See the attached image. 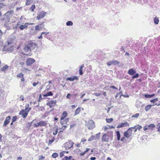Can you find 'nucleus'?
<instances>
[{
	"instance_id": "obj_1",
	"label": "nucleus",
	"mask_w": 160,
	"mask_h": 160,
	"mask_svg": "<svg viewBox=\"0 0 160 160\" xmlns=\"http://www.w3.org/2000/svg\"><path fill=\"white\" fill-rule=\"evenodd\" d=\"M37 47V44L36 43L28 42L25 43L23 50L25 52H27L34 49Z\"/></svg>"
},
{
	"instance_id": "obj_2",
	"label": "nucleus",
	"mask_w": 160,
	"mask_h": 160,
	"mask_svg": "<svg viewBox=\"0 0 160 160\" xmlns=\"http://www.w3.org/2000/svg\"><path fill=\"white\" fill-rule=\"evenodd\" d=\"M112 135H109L108 133H104L101 139V141L102 142H108L110 137L112 138Z\"/></svg>"
},
{
	"instance_id": "obj_3",
	"label": "nucleus",
	"mask_w": 160,
	"mask_h": 160,
	"mask_svg": "<svg viewBox=\"0 0 160 160\" xmlns=\"http://www.w3.org/2000/svg\"><path fill=\"white\" fill-rule=\"evenodd\" d=\"M100 134V132H98V133L95 134L94 135H91V136L88 138V141L90 142L93 140H98L99 138Z\"/></svg>"
},
{
	"instance_id": "obj_4",
	"label": "nucleus",
	"mask_w": 160,
	"mask_h": 160,
	"mask_svg": "<svg viewBox=\"0 0 160 160\" xmlns=\"http://www.w3.org/2000/svg\"><path fill=\"white\" fill-rule=\"evenodd\" d=\"M86 125L88 129L90 130L92 129L95 127L94 122L92 120L88 121Z\"/></svg>"
},
{
	"instance_id": "obj_5",
	"label": "nucleus",
	"mask_w": 160,
	"mask_h": 160,
	"mask_svg": "<svg viewBox=\"0 0 160 160\" xmlns=\"http://www.w3.org/2000/svg\"><path fill=\"white\" fill-rule=\"evenodd\" d=\"M47 125L46 122L43 121H41L37 122V123L33 124V126L35 127L38 128L39 127L44 126L45 127Z\"/></svg>"
},
{
	"instance_id": "obj_6",
	"label": "nucleus",
	"mask_w": 160,
	"mask_h": 160,
	"mask_svg": "<svg viewBox=\"0 0 160 160\" xmlns=\"http://www.w3.org/2000/svg\"><path fill=\"white\" fill-rule=\"evenodd\" d=\"M74 144V143L72 140H69L65 145L66 149H69L72 148Z\"/></svg>"
},
{
	"instance_id": "obj_7",
	"label": "nucleus",
	"mask_w": 160,
	"mask_h": 160,
	"mask_svg": "<svg viewBox=\"0 0 160 160\" xmlns=\"http://www.w3.org/2000/svg\"><path fill=\"white\" fill-rule=\"evenodd\" d=\"M33 23H29L28 22H26L24 23V25H21L19 27H18V28L21 30H22L25 29H27L28 28V26L29 25H33Z\"/></svg>"
},
{
	"instance_id": "obj_8",
	"label": "nucleus",
	"mask_w": 160,
	"mask_h": 160,
	"mask_svg": "<svg viewBox=\"0 0 160 160\" xmlns=\"http://www.w3.org/2000/svg\"><path fill=\"white\" fill-rule=\"evenodd\" d=\"M47 12L42 11L40 12L38 14L37 17V18L38 20H40L41 18H43L46 15Z\"/></svg>"
},
{
	"instance_id": "obj_9",
	"label": "nucleus",
	"mask_w": 160,
	"mask_h": 160,
	"mask_svg": "<svg viewBox=\"0 0 160 160\" xmlns=\"http://www.w3.org/2000/svg\"><path fill=\"white\" fill-rule=\"evenodd\" d=\"M35 61V60L32 58H29L26 61V65L28 66H30Z\"/></svg>"
},
{
	"instance_id": "obj_10",
	"label": "nucleus",
	"mask_w": 160,
	"mask_h": 160,
	"mask_svg": "<svg viewBox=\"0 0 160 160\" xmlns=\"http://www.w3.org/2000/svg\"><path fill=\"white\" fill-rule=\"evenodd\" d=\"M19 114L22 115L23 118H25L28 114V112L26 111L24 109H22L19 112Z\"/></svg>"
},
{
	"instance_id": "obj_11",
	"label": "nucleus",
	"mask_w": 160,
	"mask_h": 160,
	"mask_svg": "<svg viewBox=\"0 0 160 160\" xmlns=\"http://www.w3.org/2000/svg\"><path fill=\"white\" fill-rule=\"evenodd\" d=\"M43 22H42L41 24L35 26V30L40 31L42 29L44 28Z\"/></svg>"
},
{
	"instance_id": "obj_12",
	"label": "nucleus",
	"mask_w": 160,
	"mask_h": 160,
	"mask_svg": "<svg viewBox=\"0 0 160 160\" xmlns=\"http://www.w3.org/2000/svg\"><path fill=\"white\" fill-rule=\"evenodd\" d=\"M129 123H128L127 122H126L124 123H122L121 124L118 125L117 128H119L129 126Z\"/></svg>"
},
{
	"instance_id": "obj_13",
	"label": "nucleus",
	"mask_w": 160,
	"mask_h": 160,
	"mask_svg": "<svg viewBox=\"0 0 160 160\" xmlns=\"http://www.w3.org/2000/svg\"><path fill=\"white\" fill-rule=\"evenodd\" d=\"M11 117L10 116H8L6 118L5 121L4 122L3 124V126L5 127L6 126L9 122V120L10 119Z\"/></svg>"
},
{
	"instance_id": "obj_14",
	"label": "nucleus",
	"mask_w": 160,
	"mask_h": 160,
	"mask_svg": "<svg viewBox=\"0 0 160 160\" xmlns=\"http://www.w3.org/2000/svg\"><path fill=\"white\" fill-rule=\"evenodd\" d=\"M78 78L76 76H73L72 77L67 78L66 79V81H73L75 80H78Z\"/></svg>"
},
{
	"instance_id": "obj_15",
	"label": "nucleus",
	"mask_w": 160,
	"mask_h": 160,
	"mask_svg": "<svg viewBox=\"0 0 160 160\" xmlns=\"http://www.w3.org/2000/svg\"><path fill=\"white\" fill-rule=\"evenodd\" d=\"M128 73L131 76H132L136 73V71H135L132 68L129 69Z\"/></svg>"
},
{
	"instance_id": "obj_16",
	"label": "nucleus",
	"mask_w": 160,
	"mask_h": 160,
	"mask_svg": "<svg viewBox=\"0 0 160 160\" xmlns=\"http://www.w3.org/2000/svg\"><path fill=\"white\" fill-rule=\"evenodd\" d=\"M67 115L68 113L67 112H63L62 115L60 118V120L62 121V120H64L65 119V118L67 116Z\"/></svg>"
},
{
	"instance_id": "obj_17",
	"label": "nucleus",
	"mask_w": 160,
	"mask_h": 160,
	"mask_svg": "<svg viewBox=\"0 0 160 160\" xmlns=\"http://www.w3.org/2000/svg\"><path fill=\"white\" fill-rule=\"evenodd\" d=\"M72 156H70L69 157L66 156L62 159V160H75L73 158L72 159Z\"/></svg>"
},
{
	"instance_id": "obj_18",
	"label": "nucleus",
	"mask_w": 160,
	"mask_h": 160,
	"mask_svg": "<svg viewBox=\"0 0 160 160\" xmlns=\"http://www.w3.org/2000/svg\"><path fill=\"white\" fill-rule=\"evenodd\" d=\"M29 104H26L25 107V109H24V110H25L26 111L29 112V111H30L31 109V108H29Z\"/></svg>"
},
{
	"instance_id": "obj_19",
	"label": "nucleus",
	"mask_w": 160,
	"mask_h": 160,
	"mask_svg": "<svg viewBox=\"0 0 160 160\" xmlns=\"http://www.w3.org/2000/svg\"><path fill=\"white\" fill-rule=\"evenodd\" d=\"M56 102H57V100H51V101H49L48 103V104H49L54 105V106H55L56 105Z\"/></svg>"
},
{
	"instance_id": "obj_20",
	"label": "nucleus",
	"mask_w": 160,
	"mask_h": 160,
	"mask_svg": "<svg viewBox=\"0 0 160 160\" xmlns=\"http://www.w3.org/2000/svg\"><path fill=\"white\" fill-rule=\"evenodd\" d=\"M53 93L51 91H49L45 94L43 95V96L44 97H46L49 96H52L53 95Z\"/></svg>"
},
{
	"instance_id": "obj_21",
	"label": "nucleus",
	"mask_w": 160,
	"mask_h": 160,
	"mask_svg": "<svg viewBox=\"0 0 160 160\" xmlns=\"http://www.w3.org/2000/svg\"><path fill=\"white\" fill-rule=\"evenodd\" d=\"M116 136L117 137V139L118 141H119L120 140L121 134L120 132L118 131L116 132Z\"/></svg>"
},
{
	"instance_id": "obj_22",
	"label": "nucleus",
	"mask_w": 160,
	"mask_h": 160,
	"mask_svg": "<svg viewBox=\"0 0 160 160\" xmlns=\"http://www.w3.org/2000/svg\"><path fill=\"white\" fill-rule=\"evenodd\" d=\"M112 61V65H116L120 63V62L115 59H113Z\"/></svg>"
},
{
	"instance_id": "obj_23",
	"label": "nucleus",
	"mask_w": 160,
	"mask_h": 160,
	"mask_svg": "<svg viewBox=\"0 0 160 160\" xmlns=\"http://www.w3.org/2000/svg\"><path fill=\"white\" fill-rule=\"evenodd\" d=\"M81 111V108L80 107L78 108L75 111L74 116L78 114Z\"/></svg>"
},
{
	"instance_id": "obj_24",
	"label": "nucleus",
	"mask_w": 160,
	"mask_h": 160,
	"mask_svg": "<svg viewBox=\"0 0 160 160\" xmlns=\"http://www.w3.org/2000/svg\"><path fill=\"white\" fill-rule=\"evenodd\" d=\"M153 105H148L145 106V110L146 112L149 111Z\"/></svg>"
},
{
	"instance_id": "obj_25",
	"label": "nucleus",
	"mask_w": 160,
	"mask_h": 160,
	"mask_svg": "<svg viewBox=\"0 0 160 160\" xmlns=\"http://www.w3.org/2000/svg\"><path fill=\"white\" fill-rule=\"evenodd\" d=\"M69 119V118H68L65 119L63 121H61L60 122L61 124L62 125H63V124H66L67 122L68 121Z\"/></svg>"
},
{
	"instance_id": "obj_26",
	"label": "nucleus",
	"mask_w": 160,
	"mask_h": 160,
	"mask_svg": "<svg viewBox=\"0 0 160 160\" xmlns=\"http://www.w3.org/2000/svg\"><path fill=\"white\" fill-rule=\"evenodd\" d=\"M144 97L146 98H151L155 96V94H145L144 95Z\"/></svg>"
},
{
	"instance_id": "obj_27",
	"label": "nucleus",
	"mask_w": 160,
	"mask_h": 160,
	"mask_svg": "<svg viewBox=\"0 0 160 160\" xmlns=\"http://www.w3.org/2000/svg\"><path fill=\"white\" fill-rule=\"evenodd\" d=\"M128 131H127L125 132L124 133V137H126L127 138H129L130 136H131L130 134L128 133Z\"/></svg>"
},
{
	"instance_id": "obj_28",
	"label": "nucleus",
	"mask_w": 160,
	"mask_h": 160,
	"mask_svg": "<svg viewBox=\"0 0 160 160\" xmlns=\"http://www.w3.org/2000/svg\"><path fill=\"white\" fill-rule=\"evenodd\" d=\"M8 68V66L7 65H6L2 67L1 69L2 71L5 72Z\"/></svg>"
},
{
	"instance_id": "obj_29",
	"label": "nucleus",
	"mask_w": 160,
	"mask_h": 160,
	"mask_svg": "<svg viewBox=\"0 0 160 160\" xmlns=\"http://www.w3.org/2000/svg\"><path fill=\"white\" fill-rule=\"evenodd\" d=\"M135 127H132L130 128H129L127 131H128V133L130 134L131 135V134L132 133V129L133 128H135Z\"/></svg>"
},
{
	"instance_id": "obj_30",
	"label": "nucleus",
	"mask_w": 160,
	"mask_h": 160,
	"mask_svg": "<svg viewBox=\"0 0 160 160\" xmlns=\"http://www.w3.org/2000/svg\"><path fill=\"white\" fill-rule=\"evenodd\" d=\"M155 125L154 124L152 123L148 125V128L150 129H152L153 128L155 127Z\"/></svg>"
},
{
	"instance_id": "obj_31",
	"label": "nucleus",
	"mask_w": 160,
	"mask_h": 160,
	"mask_svg": "<svg viewBox=\"0 0 160 160\" xmlns=\"http://www.w3.org/2000/svg\"><path fill=\"white\" fill-rule=\"evenodd\" d=\"M4 15L7 18H9L12 16L11 14L10 13V12H7L6 13H5Z\"/></svg>"
},
{
	"instance_id": "obj_32",
	"label": "nucleus",
	"mask_w": 160,
	"mask_h": 160,
	"mask_svg": "<svg viewBox=\"0 0 160 160\" xmlns=\"http://www.w3.org/2000/svg\"><path fill=\"white\" fill-rule=\"evenodd\" d=\"M67 127L66 125H63L62 126V128H61V130L59 132V133L60 134L61 132H62Z\"/></svg>"
},
{
	"instance_id": "obj_33",
	"label": "nucleus",
	"mask_w": 160,
	"mask_h": 160,
	"mask_svg": "<svg viewBox=\"0 0 160 160\" xmlns=\"http://www.w3.org/2000/svg\"><path fill=\"white\" fill-rule=\"evenodd\" d=\"M159 19L156 17H155L154 19V22L155 24H157L159 22Z\"/></svg>"
},
{
	"instance_id": "obj_34",
	"label": "nucleus",
	"mask_w": 160,
	"mask_h": 160,
	"mask_svg": "<svg viewBox=\"0 0 160 160\" xmlns=\"http://www.w3.org/2000/svg\"><path fill=\"white\" fill-rule=\"evenodd\" d=\"M52 156L53 158H56L58 156V154L57 153H54L52 155Z\"/></svg>"
},
{
	"instance_id": "obj_35",
	"label": "nucleus",
	"mask_w": 160,
	"mask_h": 160,
	"mask_svg": "<svg viewBox=\"0 0 160 160\" xmlns=\"http://www.w3.org/2000/svg\"><path fill=\"white\" fill-rule=\"evenodd\" d=\"M73 24L72 22L70 21H68L66 23V25L68 26H72Z\"/></svg>"
},
{
	"instance_id": "obj_36",
	"label": "nucleus",
	"mask_w": 160,
	"mask_h": 160,
	"mask_svg": "<svg viewBox=\"0 0 160 160\" xmlns=\"http://www.w3.org/2000/svg\"><path fill=\"white\" fill-rule=\"evenodd\" d=\"M139 74L138 73H136L135 74L132 75V78L133 79L137 78L139 77Z\"/></svg>"
},
{
	"instance_id": "obj_37",
	"label": "nucleus",
	"mask_w": 160,
	"mask_h": 160,
	"mask_svg": "<svg viewBox=\"0 0 160 160\" xmlns=\"http://www.w3.org/2000/svg\"><path fill=\"white\" fill-rule=\"evenodd\" d=\"M32 1V0H26V5H28L31 4V3Z\"/></svg>"
},
{
	"instance_id": "obj_38",
	"label": "nucleus",
	"mask_w": 160,
	"mask_h": 160,
	"mask_svg": "<svg viewBox=\"0 0 160 160\" xmlns=\"http://www.w3.org/2000/svg\"><path fill=\"white\" fill-rule=\"evenodd\" d=\"M35 8V6L34 4L32 5L30 8V9L32 12H33Z\"/></svg>"
},
{
	"instance_id": "obj_39",
	"label": "nucleus",
	"mask_w": 160,
	"mask_h": 160,
	"mask_svg": "<svg viewBox=\"0 0 160 160\" xmlns=\"http://www.w3.org/2000/svg\"><path fill=\"white\" fill-rule=\"evenodd\" d=\"M158 100V99L157 98H156L155 99H152L150 100V102H151L154 103Z\"/></svg>"
},
{
	"instance_id": "obj_40",
	"label": "nucleus",
	"mask_w": 160,
	"mask_h": 160,
	"mask_svg": "<svg viewBox=\"0 0 160 160\" xmlns=\"http://www.w3.org/2000/svg\"><path fill=\"white\" fill-rule=\"evenodd\" d=\"M24 74L22 73V72L18 74L17 76L18 78H22V77H23Z\"/></svg>"
},
{
	"instance_id": "obj_41",
	"label": "nucleus",
	"mask_w": 160,
	"mask_h": 160,
	"mask_svg": "<svg viewBox=\"0 0 160 160\" xmlns=\"http://www.w3.org/2000/svg\"><path fill=\"white\" fill-rule=\"evenodd\" d=\"M107 122L108 123H110L113 120L112 118H107L106 119Z\"/></svg>"
},
{
	"instance_id": "obj_42",
	"label": "nucleus",
	"mask_w": 160,
	"mask_h": 160,
	"mask_svg": "<svg viewBox=\"0 0 160 160\" xmlns=\"http://www.w3.org/2000/svg\"><path fill=\"white\" fill-rule=\"evenodd\" d=\"M139 113H136L135 114L132 115V118H137L139 116Z\"/></svg>"
},
{
	"instance_id": "obj_43",
	"label": "nucleus",
	"mask_w": 160,
	"mask_h": 160,
	"mask_svg": "<svg viewBox=\"0 0 160 160\" xmlns=\"http://www.w3.org/2000/svg\"><path fill=\"white\" fill-rule=\"evenodd\" d=\"M54 140H55L54 137H53L51 140H49L48 144H51L54 141Z\"/></svg>"
},
{
	"instance_id": "obj_44",
	"label": "nucleus",
	"mask_w": 160,
	"mask_h": 160,
	"mask_svg": "<svg viewBox=\"0 0 160 160\" xmlns=\"http://www.w3.org/2000/svg\"><path fill=\"white\" fill-rule=\"evenodd\" d=\"M17 119V116H14L12 118V122H15L16 121Z\"/></svg>"
},
{
	"instance_id": "obj_45",
	"label": "nucleus",
	"mask_w": 160,
	"mask_h": 160,
	"mask_svg": "<svg viewBox=\"0 0 160 160\" xmlns=\"http://www.w3.org/2000/svg\"><path fill=\"white\" fill-rule=\"evenodd\" d=\"M65 152V151H63L60 153V156L61 158H62L64 156Z\"/></svg>"
},
{
	"instance_id": "obj_46",
	"label": "nucleus",
	"mask_w": 160,
	"mask_h": 160,
	"mask_svg": "<svg viewBox=\"0 0 160 160\" xmlns=\"http://www.w3.org/2000/svg\"><path fill=\"white\" fill-rule=\"evenodd\" d=\"M71 95L70 93H68L66 96V98L69 99H71Z\"/></svg>"
},
{
	"instance_id": "obj_47",
	"label": "nucleus",
	"mask_w": 160,
	"mask_h": 160,
	"mask_svg": "<svg viewBox=\"0 0 160 160\" xmlns=\"http://www.w3.org/2000/svg\"><path fill=\"white\" fill-rule=\"evenodd\" d=\"M136 128L138 130H140L142 128V127L140 125H138L136 126Z\"/></svg>"
},
{
	"instance_id": "obj_48",
	"label": "nucleus",
	"mask_w": 160,
	"mask_h": 160,
	"mask_svg": "<svg viewBox=\"0 0 160 160\" xmlns=\"http://www.w3.org/2000/svg\"><path fill=\"white\" fill-rule=\"evenodd\" d=\"M58 128H57L56 129L55 132H53V135H56L57 134V133L58 132Z\"/></svg>"
},
{
	"instance_id": "obj_49",
	"label": "nucleus",
	"mask_w": 160,
	"mask_h": 160,
	"mask_svg": "<svg viewBox=\"0 0 160 160\" xmlns=\"http://www.w3.org/2000/svg\"><path fill=\"white\" fill-rule=\"evenodd\" d=\"M107 65L108 66H110L112 65V61H109L107 62Z\"/></svg>"
},
{
	"instance_id": "obj_50",
	"label": "nucleus",
	"mask_w": 160,
	"mask_h": 160,
	"mask_svg": "<svg viewBox=\"0 0 160 160\" xmlns=\"http://www.w3.org/2000/svg\"><path fill=\"white\" fill-rule=\"evenodd\" d=\"M83 74L82 69H79V74L80 75H82Z\"/></svg>"
},
{
	"instance_id": "obj_51",
	"label": "nucleus",
	"mask_w": 160,
	"mask_h": 160,
	"mask_svg": "<svg viewBox=\"0 0 160 160\" xmlns=\"http://www.w3.org/2000/svg\"><path fill=\"white\" fill-rule=\"evenodd\" d=\"M93 95H94L97 97H98L100 96V93H95L92 94Z\"/></svg>"
},
{
	"instance_id": "obj_52",
	"label": "nucleus",
	"mask_w": 160,
	"mask_h": 160,
	"mask_svg": "<svg viewBox=\"0 0 160 160\" xmlns=\"http://www.w3.org/2000/svg\"><path fill=\"white\" fill-rule=\"evenodd\" d=\"M35 120H33L32 122H28V124L29 125V128H30L32 126V122L35 121Z\"/></svg>"
},
{
	"instance_id": "obj_53",
	"label": "nucleus",
	"mask_w": 160,
	"mask_h": 160,
	"mask_svg": "<svg viewBox=\"0 0 160 160\" xmlns=\"http://www.w3.org/2000/svg\"><path fill=\"white\" fill-rule=\"evenodd\" d=\"M42 98L41 95V94H40L39 98V99L38 100V102H40L42 100Z\"/></svg>"
},
{
	"instance_id": "obj_54",
	"label": "nucleus",
	"mask_w": 160,
	"mask_h": 160,
	"mask_svg": "<svg viewBox=\"0 0 160 160\" xmlns=\"http://www.w3.org/2000/svg\"><path fill=\"white\" fill-rule=\"evenodd\" d=\"M110 88L112 89H118V88H116L114 86H110Z\"/></svg>"
},
{
	"instance_id": "obj_55",
	"label": "nucleus",
	"mask_w": 160,
	"mask_h": 160,
	"mask_svg": "<svg viewBox=\"0 0 160 160\" xmlns=\"http://www.w3.org/2000/svg\"><path fill=\"white\" fill-rule=\"evenodd\" d=\"M86 139H82L81 140V141L80 143L82 142V144H83L84 143V142H86Z\"/></svg>"
},
{
	"instance_id": "obj_56",
	"label": "nucleus",
	"mask_w": 160,
	"mask_h": 160,
	"mask_svg": "<svg viewBox=\"0 0 160 160\" xmlns=\"http://www.w3.org/2000/svg\"><path fill=\"white\" fill-rule=\"evenodd\" d=\"M149 129V128L148 127V126H145L143 128V130L144 131H146V130H147V129Z\"/></svg>"
},
{
	"instance_id": "obj_57",
	"label": "nucleus",
	"mask_w": 160,
	"mask_h": 160,
	"mask_svg": "<svg viewBox=\"0 0 160 160\" xmlns=\"http://www.w3.org/2000/svg\"><path fill=\"white\" fill-rule=\"evenodd\" d=\"M121 96H123L124 98H128L129 97V96L128 95H124L123 94H121L120 97H121Z\"/></svg>"
},
{
	"instance_id": "obj_58",
	"label": "nucleus",
	"mask_w": 160,
	"mask_h": 160,
	"mask_svg": "<svg viewBox=\"0 0 160 160\" xmlns=\"http://www.w3.org/2000/svg\"><path fill=\"white\" fill-rule=\"evenodd\" d=\"M49 33V32H42V34H45V35H44V36L46 37V36Z\"/></svg>"
},
{
	"instance_id": "obj_59",
	"label": "nucleus",
	"mask_w": 160,
	"mask_h": 160,
	"mask_svg": "<svg viewBox=\"0 0 160 160\" xmlns=\"http://www.w3.org/2000/svg\"><path fill=\"white\" fill-rule=\"evenodd\" d=\"M4 6L3 3H0V8H3Z\"/></svg>"
},
{
	"instance_id": "obj_60",
	"label": "nucleus",
	"mask_w": 160,
	"mask_h": 160,
	"mask_svg": "<svg viewBox=\"0 0 160 160\" xmlns=\"http://www.w3.org/2000/svg\"><path fill=\"white\" fill-rule=\"evenodd\" d=\"M39 83V82H34L33 84H32V85L34 87H35L36 85Z\"/></svg>"
},
{
	"instance_id": "obj_61",
	"label": "nucleus",
	"mask_w": 160,
	"mask_h": 160,
	"mask_svg": "<svg viewBox=\"0 0 160 160\" xmlns=\"http://www.w3.org/2000/svg\"><path fill=\"white\" fill-rule=\"evenodd\" d=\"M47 105L49 106V107L50 108H52V107H54V105H51V104H48V103H47Z\"/></svg>"
},
{
	"instance_id": "obj_62",
	"label": "nucleus",
	"mask_w": 160,
	"mask_h": 160,
	"mask_svg": "<svg viewBox=\"0 0 160 160\" xmlns=\"http://www.w3.org/2000/svg\"><path fill=\"white\" fill-rule=\"evenodd\" d=\"M85 153H86L85 152H84L81 153L80 154V156H84Z\"/></svg>"
},
{
	"instance_id": "obj_63",
	"label": "nucleus",
	"mask_w": 160,
	"mask_h": 160,
	"mask_svg": "<svg viewBox=\"0 0 160 160\" xmlns=\"http://www.w3.org/2000/svg\"><path fill=\"white\" fill-rule=\"evenodd\" d=\"M8 12H10V13L12 15L14 13V11L13 10H11L10 11H8Z\"/></svg>"
},
{
	"instance_id": "obj_64",
	"label": "nucleus",
	"mask_w": 160,
	"mask_h": 160,
	"mask_svg": "<svg viewBox=\"0 0 160 160\" xmlns=\"http://www.w3.org/2000/svg\"><path fill=\"white\" fill-rule=\"evenodd\" d=\"M96 159V158L95 157H91L90 158V160H95Z\"/></svg>"
}]
</instances>
